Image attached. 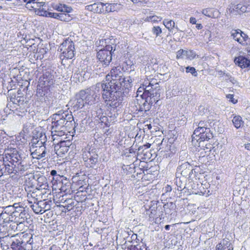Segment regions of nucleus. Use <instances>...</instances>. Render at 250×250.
I'll return each mask as SVG.
<instances>
[{"instance_id":"obj_1","label":"nucleus","mask_w":250,"mask_h":250,"mask_svg":"<svg viewBox=\"0 0 250 250\" xmlns=\"http://www.w3.org/2000/svg\"><path fill=\"white\" fill-rule=\"evenodd\" d=\"M106 81L102 84V97L107 105L115 108L123 101L124 95L128 93L132 87V79L130 76H125L123 68L117 66L113 68L106 76Z\"/></svg>"},{"instance_id":"obj_2","label":"nucleus","mask_w":250,"mask_h":250,"mask_svg":"<svg viewBox=\"0 0 250 250\" xmlns=\"http://www.w3.org/2000/svg\"><path fill=\"white\" fill-rule=\"evenodd\" d=\"M27 157L21 155L16 148L5 150L0 160V177L3 174L19 175L28 169L30 165Z\"/></svg>"},{"instance_id":"obj_3","label":"nucleus","mask_w":250,"mask_h":250,"mask_svg":"<svg viewBox=\"0 0 250 250\" xmlns=\"http://www.w3.org/2000/svg\"><path fill=\"white\" fill-rule=\"evenodd\" d=\"M52 118L51 132L53 136H62L65 134L67 128H70L75 122L71 113L59 111L54 114Z\"/></svg>"},{"instance_id":"obj_4","label":"nucleus","mask_w":250,"mask_h":250,"mask_svg":"<svg viewBox=\"0 0 250 250\" xmlns=\"http://www.w3.org/2000/svg\"><path fill=\"white\" fill-rule=\"evenodd\" d=\"M82 155L86 167L93 168L98 162L99 156L96 149L89 145L83 148Z\"/></svg>"},{"instance_id":"obj_5","label":"nucleus","mask_w":250,"mask_h":250,"mask_svg":"<svg viewBox=\"0 0 250 250\" xmlns=\"http://www.w3.org/2000/svg\"><path fill=\"white\" fill-rule=\"evenodd\" d=\"M2 209L0 214V225L4 227L10 222L14 221V216L17 213L14 212L15 208L11 206L3 207Z\"/></svg>"},{"instance_id":"obj_6","label":"nucleus","mask_w":250,"mask_h":250,"mask_svg":"<svg viewBox=\"0 0 250 250\" xmlns=\"http://www.w3.org/2000/svg\"><path fill=\"white\" fill-rule=\"evenodd\" d=\"M62 56L67 59H72L75 55V47L73 42L71 40H66L60 46Z\"/></svg>"},{"instance_id":"obj_7","label":"nucleus","mask_w":250,"mask_h":250,"mask_svg":"<svg viewBox=\"0 0 250 250\" xmlns=\"http://www.w3.org/2000/svg\"><path fill=\"white\" fill-rule=\"evenodd\" d=\"M115 51L110 45L105 46V48L100 50L97 53V59L105 65H108L112 60V53Z\"/></svg>"},{"instance_id":"obj_8","label":"nucleus","mask_w":250,"mask_h":250,"mask_svg":"<svg viewBox=\"0 0 250 250\" xmlns=\"http://www.w3.org/2000/svg\"><path fill=\"white\" fill-rule=\"evenodd\" d=\"M80 96L83 98L85 104L92 105L97 100V95L91 88H87L80 91Z\"/></svg>"},{"instance_id":"obj_9","label":"nucleus","mask_w":250,"mask_h":250,"mask_svg":"<svg viewBox=\"0 0 250 250\" xmlns=\"http://www.w3.org/2000/svg\"><path fill=\"white\" fill-rule=\"evenodd\" d=\"M32 243L33 240L31 237L26 242L23 241L21 238L16 239L13 241L11 248L13 250H31Z\"/></svg>"},{"instance_id":"obj_10","label":"nucleus","mask_w":250,"mask_h":250,"mask_svg":"<svg viewBox=\"0 0 250 250\" xmlns=\"http://www.w3.org/2000/svg\"><path fill=\"white\" fill-rule=\"evenodd\" d=\"M105 6L106 11H111L112 6L114 4L105 3L103 2L95 3L92 4L88 5L85 6V9L89 11L96 13H101L104 11V6Z\"/></svg>"},{"instance_id":"obj_11","label":"nucleus","mask_w":250,"mask_h":250,"mask_svg":"<svg viewBox=\"0 0 250 250\" xmlns=\"http://www.w3.org/2000/svg\"><path fill=\"white\" fill-rule=\"evenodd\" d=\"M51 201H38L31 206L34 212L36 214H42L50 208Z\"/></svg>"},{"instance_id":"obj_12","label":"nucleus","mask_w":250,"mask_h":250,"mask_svg":"<svg viewBox=\"0 0 250 250\" xmlns=\"http://www.w3.org/2000/svg\"><path fill=\"white\" fill-rule=\"evenodd\" d=\"M193 135L199 137L198 140L200 141L208 140L213 137L210 129L205 128H196L194 130Z\"/></svg>"},{"instance_id":"obj_13","label":"nucleus","mask_w":250,"mask_h":250,"mask_svg":"<svg viewBox=\"0 0 250 250\" xmlns=\"http://www.w3.org/2000/svg\"><path fill=\"white\" fill-rule=\"evenodd\" d=\"M230 35L236 41L242 45H245L247 43V40L248 39V36L241 30H232L230 32Z\"/></svg>"},{"instance_id":"obj_14","label":"nucleus","mask_w":250,"mask_h":250,"mask_svg":"<svg viewBox=\"0 0 250 250\" xmlns=\"http://www.w3.org/2000/svg\"><path fill=\"white\" fill-rule=\"evenodd\" d=\"M161 91L160 87L156 88H151L150 91L146 92L144 95L147 96V98H150L149 103L152 104L154 103H156L159 100L162 92Z\"/></svg>"},{"instance_id":"obj_15","label":"nucleus","mask_w":250,"mask_h":250,"mask_svg":"<svg viewBox=\"0 0 250 250\" xmlns=\"http://www.w3.org/2000/svg\"><path fill=\"white\" fill-rule=\"evenodd\" d=\"M178 172L185 177L189 178L192 173V167L187 162L182 164L177 168Z\"/></svg>"},{"instance_id":"obj_16","label":"nucleus","mask_w":250,"mask_h":250,"mask_svg":"<svg viewBox=\"0 0 250 250\" xmlns=\"http://www.w3.org/2000/svg\"><path fill=\"white\" fill-rule=\"evenodd\" d=\"M25 189L27 191V197L29 200V202L32 203L33 202L34 204L38 201L42 194L40 189L35 188L33 190H28L26 187H25Z\"/></svg>"},{"instance_id":"obj_17","label":"nucleus","mask_w":250,"mask_h":250,"mask_svg":"<svg viewBox=\"0 0 250 250\" xmlns=\"http://www.w3.org/2000/svg\"><path fill=\"white\" fill-rule=\"evenodd\" d=\"M41 83L42 82V84L44 87H49L54 83V76L50 72H45L42 77L41 78Z\"/></svg>"},{"instance_id":"obj_18","label":"nucleus","mask_w":250,"mask_h":250,"mask_svg":"<svg viewBox=\"0 0 250 250\" xmlns=\"http://www.w3.org/2000/svg\"><path fill=\"white\" fill-rule=\"evenodd\" d=\"M46 148L45 146L38 147L31 152L32 157L34 159H41L45 156Z\"/></svg>"},{"instance_id":"obj_19","label":"nucleus","mask_w":250,"mask_h":250,"mask_svg":"<svg viewBox=\"0 0 250 250\" xmlns=\"http://www.w3.org/2000/svg\"><path fill=\"white\" fill-rule=\"evenodd\" d=\"M71 104L75 110L82 108L83 106L86 105L83 98L80 96V92L76 95V99L72 102Z\"/></svg>"},{"instance_id":"obj_20","label":"nucleus","mask_w":250,"mask_h":250,"mask_svg":"<svg viewBox=\"0 0 250 250\" xmlns=\"http://www.w3.org/2000/svg\"><path fill=\"white\" fill-rule=\"evenodd\" d=\"M234 62L241 68H246L250 66V61L245 57L239 56L235 58Z\"/></svg>"},{"instance_id":"obj_21","label":"nucleus","mask_w":250,"mask_h":250,"mask_svg":"<svg viewBox=\"0 0 250 250\" xmlns=\"http://www.w3.org/2000/svg\"><path fill=\"white\" fill-rule=\"evenodd\" d=\"M87 77L85 71L79 70L73 74L72 78L75 83H81L85 80Z\"/></svg>"},{"instance_id":"obj_22","label":"nucleus","mask_w":250,"mask_h":250,"mask_svg":"<svg viewBox=\"0 0 250 250\" xmlns=\"http://www.w3.org/2000/svg\"><path fill=\"white\" fill-rule=\"evenodd\" d=\"M233 248L230 243L227 240H223L221 242L218 244L216 247V250H232Z\"/></svg>"},{"instance_id":"obj_23","label":"nucleus","mask_w":250,"mask_h":250,"mask_svg":"<svg viewBox=\"0 0 250 250\" xmlns=\"http://www.w3.org/2000/svg\"><path fill=\"white\" fill-rule=\"evenodd\" d=\"M27 219L26 213L25 212L24 209H23V211H20L19 213H18V214L14 216V221L17 223H24Z\"/></svg>"},{"instance_id":"obj_24","label":"nucleus","mask_w":250,"mask_h":250,"mask_svg":"<svg viewBox=\"0 0 250 250\" xmlns=\"http://www.w3.org/2000/svg\"><path fill=\"white\" fill-rule=\"evenodd\" d=\"M163 23L169 32L171 33L174 32V33H176L174 30L175 23L174 21L168 19H165L163 21Z\"/></svg>"},{"instance_id":"obj_25","label":"nucleus","mask_w":250,"mask_h":250,"mask_svg":"<svg viewBox=\"0 0 250 250\" xmlns=\"http://www.w3.org/2000/svg\"><path fill=\"white\" fill-rule=\"evenodd\" d=\"M53 8L58 11L66 12L67 13H70L72 10V9L70 7L67 6L65 4H55L53 6Z\"/></svg>"},{"instance_id":"obj_26","label":"nucleus","mask_w":250,"mask_h":250,"mask_svg":"<svg viewBox=\"0 0 250 250\" xmlns=\"http://www.w3.org/2000/svg\"><path fill=\"white\" fill-rule=\"evenodd\" d=\"M232 123L236 128H239L243 124V122L242 121L241 117L235 116L232 119Z\"/></svg>"},{"instance_id":"obj_27","label":"nucleus","mask_w":250,"mask_h":250,"mask_svg":"<svg viewBox=\"0 0 250 250\" xmlns=\"http://www.w3.org/2000/svg\"><path fill=\"white\" fill-rule=\"evenodd\" d=\"M38 182L39 184L40 183H41V184L39 185L40 188L42 189H46L48 188L47 180L44 176H41L38 178Z\"/></svg>"},{"instance_id":"obj_28","label":"nucleus","mask_w":250,"mask_h":250,"mask_svg":"<svg viewBox=\"0 0 250 250\" xmlns=\"http://www.w3.org/2000/svg\"><path fill=\"white\" fill-rule=\"evenodd\" d=\"M212 124L213 125L214 124L213 122H205V121H200L198 124V127L199 128H205L206 129L208 128L210 129V127H212Z\"/></svg>"},{"instance_id":"obj_29","label":"nucleus","mask_w":250,"mask_h":250,"mask_svg":"<svg viewBox=\"0 0 250 250\" xmlns=\"http://www.w3.org/2000/svg\"><path fill=\"white\" fill-rule=\"evenodd\" d=\"M162 19V18L160 17L157 16H150L147 17L145 19V21L155 22L158 21H160Z\"/></svg>"},{"instance_id":"obj_30","label":"nucleus","mask_w":250,"mask_h":250,"mask_svg":"<svg viewBox=\"0 0 250 250\" xmlns=\"http://www.w3.org/2000/svg\"><path fill=\"white\" fill-rule=\"evenodd\" d=\"M40 14H41V15H42L43 16L54 18H55L57 19H58L59 16V13H52V12H47L46 11H44L43 13H41Z\"/></svg>"},{"instance_id":"obj_31","label":"nucleus","mask_w":250,"mask_h":250,"mask_svg":"<svg viewBox=\"0 0 250 250\" xmlns=\"http://www.w3.org/2000/svg\"><path fill=\"white\" fill-rule=\"evenodd\" d=\"M150 107V103H148L147 99L146 100H145L143 104L140 106L139 110L142 111H146L149 110Z\"/></svg>"},{"instance_id":"obj_32","label":"nucleus","mask_w":250,"mask_h":250,"mask_svg":"<svg viewBox=\"0 0 250 250\" xmlns=\"http://www.w3.org/2000/svg\"><path fill=\"white\" fill-rule=\"evenodd\" d=\"M46 138V136H44L43 140H44V139ZM46 141H42V140L40 141L38 143V144H36L35 146H30V152L32 151L33 150H35L36 148H38V147H41L42 146H45V143Z\"/></svg>"},{"instance_id":"obj_33","label":"nucleus","mask_w":250,"mask_h":250,"mask_svg":"<svg viewBox=\"0 0 250 250\" xmlns=\"http://www.w3.org/2000/svg\"><path fill=\"white\" fill-rule=\"evenodd\" d=\"M196 56V54L193 50H186V58L189 60L193 59Z\"/></svg>"},{"instance_id":"obj_34","label":"nucleus","mask_w":250,"mask_h":250,"mask_svg":"<svg viewBox=\"0 0 250 250\" xmlns=\"http://www.w3.org/2000/svg\"><path fill=\"white\" fill-rule=\"evenodd\" d=\"M149 83H150V81L147 80L145 81L143 83V87H144L145 88V92H143V94H144L146 92L150 91L151 88H153V87H151V86L149 84Z\"/></svg>"},{"instance_id":"obj_35","label":"nucleus","mask_w":250,"mask_h":250,"mask_svg":"<svg viewBox=\"0 0 250 250\" xmlns=\"http://www.w3.org/2000/svg\"><path fill=\"white\" fill-rule=\"evenodd\" d=\"M186 72L187 73H191L193 76H197V72L194 67L188 66L186 68Z\"/></svg>"},{"instance_id":"obj_36","label":"nucleus","mask_w":250,"mask_h":250,"mask_svg":"<svg viewBox=\"0 0 250 250\" xmlns=\"http://www.w3.org/2000/svg\"><path fill=\"white\" fill-rule=\"evenodd\" d=\"M152 32L153 34L155 35L157 37L159 36L162 33L161 28L158 26H153L152 29Z\"/></svg>"},{"instance_id":"obj_37","label":"nucleus","mask_w":250,"mask_h":250,"mask_svg":"<svg viewBox=\"0 0 250 250\" xmlns=\"http://www.w3.org/2000/svg\"><path fill=\"white\" fill-rule=\"evenodd\" d=\"M176 58L177 59L186 58V50L180 49L176 53Z\"/></svg>"},{"instance_id":"obj_38","label":"nucleus","mask_w":250,"mask_h":250,"mask_svg":"<svg viewBox=\"0 0 250 250\" xmlns=\"http://www.w3.org/2000/svg\"><path fill=\"white\" fill-rule=\"evenodd\" d=\"M64 13H59L58 19L62 21H67L68 20L69 16L68 14Z\"/></svg>"},{"instance_id":"obj_39","label":"nucleus","mask_w":250,"mask_h":250,"mask_svg":"<svg viewBox=\"0 0 250 250\" xmlns=\"http://www.w3.org/2000/svg\"><path fill=\"white\" fill-rule=\"evenodd\" d=\"M10 206L15 208V210L14 212H16L17 214H18V213H19L20 211H23L24 208L19 206V203H15L13 206ZM15 215H16V214Z\"/></svg>"},{"instance_id":"obj_40","label":"nucleus","mask_w":250,"mask_h":250,"mask_svg":"<svg viewBox=\"0 0 250 250\" xmlns=\"http://www.w3.org/2000/svg\"><path fill=\"white\" fill-rule=\"evenodd\" d=\"M43 136L41 135L40 137V138H33L31 143L29 144L30 146H35L37 144H38V142H39L40 141L42 140V139H41Z\"/></svg>"},{"instance_id":"obj_41","label":"nucleus","mask_w":250,"mask_h":250,"mask_svg":"<svg viewBox=\"0 0 250 250\" xmlns=\"http://www.w3.org/2000/svg\"><path fill=\"white\" fill-rule=\"evenodd\" d=\"M13 223L9 226L8 230H13L14 231H17V222L13 221Z\"/></svg>"},{"instance_id":"obj_42","label":"nucleus","mask_w":250,"mask_h":250,"mask_svg":"<svg viewBox=\"0 0 250 250\" xmlns=\"http://www.w3.org/2000/svg\"><path fill=\"white\" fill-rule=\"evenodd\" d=\"M149 84L153 87V88H156L159 87V83L156 82V80L152 79L150 81V83H149Z\"/></svg>"},{"instance_id":"obj_43","label":"nucleus","mask_w":250,"mask_h":250,"mask_svg":"<svg viewBox=\"0 0 250 250\" xmlns=\"http://www.w3.org/2000/svg\"><path fill=\"white\" fill-rule=\"evenodd\" d=\"M25 225L22 223H17V231L25 230Z\"/></svg>"},{"instance_id":"obj_44","label":"nucleus","mask_w":250,"mask_h":250,"mask_svg":"<svg viewBox=\"0 0 250 250\" xmlns=\"http://www.w3.org/2000/svg\"><path fill=\"white\" fill-rule=\"evenodd\" d=\"M233 95L232 94H228L226 95V98L229 100V101L232 102L233 104H235L237 102L236 100H235L233 98Z\"/></svg>"},{"instance_id":"obj_45","label":"nucleus","mask_w":250,"mask_h":250,"mask_svg":"<svg viewBox=\"0 0 250 250\" xmlns=\"http://www.w3.org/2000/svg\"><path fill=\"white\" fill-rule=\"evenodd\" d=\"M176 184L178 187L177 190L181 191L183 188L180 179H179V182L178 181V179H176Z\"/></svg>"},{"instance_id":"obj_46","label":"nucleus","mask_w":250,"mask_h":250,"mask_svg":"<svg viewBox=\"0 0 250 250\" xmlns=\"http://www.w3.org/2000/svg\"><path fill=\"white\" fill-rule=\"evenodd\" d=\"M236 8L237 9H239L243 12H247V7H246L244 6H242L241 5V4H238L237 5Z\"/></svg>"},{"instance_id":"obj_47","label":"nucleus","mask_w":250,"mask_h":250,"mask_svg":"<svg viewBox=\"0 0 250 250\" xmlns=\"http://www.w3.org/2000/svg\"><path fill=\"white\" fill-rule=\"evenodd\" d=\"M127 250H142L141 247L140 246H131L129 248L127 249Z\"/></svg>"},{"instance_id":"obj_48","label":"nucleus","mask_w":250,"mask_h":250,"mask_svg":"<svg viewBox=\"0 0 250 250\" xmlns=\"http://www.w3.org/2000/svg\"><path fill=\"white\" fill-rule=\"evenodd\" d=\"M225 79L226 80H229L230 82L233 83V81H234V79L233 78L231 77L230 76H229L228 74H226L225 75Z\"/></svg>"},{"instance_id":"obj_49","label":"nucleus","mask_w":250,"mask_h":250,"mask_svg":"<svg viewBox=\"0 0 250 250\" xmlns=\"http://www.w3.org/2000/svg\"><path fill=\"white\" fill-rule=\"evenodd\" d=\"M133 3H137L138 2L146 3L148 0H131Z\"/></svg>"},{"instance_id":"obj_50","label":"nucleus","mask_w":250,"mask_h":250,"mask_svg":"<svg viewBox=\"0 0 250 250\" xmlns=\"http://www.w3.org/2000/svg\"><path fill=\"white\" fill-rule=\"evenodd\" d=\"M150 144L149 143H147L146 145H144L143 146H140L138 148V150L140 151L144 147H145V148H148L150 147Z\"/></svg>"},{"instance_id":"obj_51","label":"nucleus","mask_w":250,"mask_h":250,"mask_svg":"<svg viewBox=\"0 0 250 250\" xmlns=\"http://www.w3.org/2000/svg\"><path fill=\"white\" fill-rule=\"evenodd\" d=\"M190 22L192 24H196V20L194 17H191L190 18Z\"/></svg>"},{"instance_id":"obj_52","label":"nucleus","mask_w":250,"mask_h":250,"mask_svg":"<svg viewBox=\"0 0 250 250\" xmlns=\"http://www.w3.org/2000/svg\"><path fill=\"white\" fill-rule=\"evenodd\" d=\"M24 2H26L27 4L30 3H34L36 0H22Z\"/></svg>"},{"instance_id":"obj_53","label":"nucleus","mask_w":250,"mask_h":250,"mask_svg":"<svg viewBox=\"0 0 250 250\" xmlns=\"http://www.w3.org/2000/svg\"><path fill=\"white\" fill-rule=\"evenodd\" d=\"M171 190H172L171 187L169 185H167V186L166 187V192H170L171 191Z\"/></svg>"},{"instance_id":"obj_54","label":"nucleus","mask_w":250,"mask_h":250,"mask_svg":"<svg viewBox=\"0 0 250 250\" xmlns=\"http://www.w3.org/2000/svg\"><path fill=\"white\" fill-rule=\"evenodd\" d=\"M144 91L145 92V88H144V87H142V86H140L138 89V90H137V93H140V92H142V91Z\"/></svg>"},{"instance_id":"obj_55","label":"nucleus","mask_w":250,"mask_h":250,"mask_svg":"<svg viewBox=\"0 0 250 250\" xmlns=\"http://www.w3.org/2000/svg\"><path fill=\"white\" fill-rule=\"evenodd\" d=\"M50 174L53 176H56L57 175V171L55 170H52L50 172Z\"/></svg>"},{"instance_id":"obj_56","label":"nucleus","mask_w":250,"mask_h":250,"mask_svg":"<svg viewBox=\"0 0 250 250\" xmlns=\"http://www.w3.org/2000/svg\"><path fill=\"white\" fill-rule=\"evenodd\" d=\"M196 27L198 29H201L203 28V25L200 23H198L196 25Z\"/></svg>"},{"instance_id":"obj_57","label":"nucleus","mask_w":250,"mask_h":250,"mask_svg":"<svg viewBox=\"0 0 250 250\" xmlns=\"http://www.w3.org/2000/svg\"><path fill=\"white\" fill-rule=\"evenodd\" d=\"M245 147L246 149L250 150V143L245 144Z\"/></svg>"},{"instance_id":"obj_58","label":"nucleus","mask_w":250,"mask_h":250,"mask_svg":"<svg viewBox=\"0 0 250 250\" xmlns=\"http://www.w3.org/2000/svg\"><path fill=\"white\" fill-rule=\"evenodd\" d=\"M50 249V250H57L58 249V248L56 246L53 245L52 247H51Z\"/></svg>"},{"instance_id":"obj_59","label":"nucleus","mask_w":250,"mask_h":250,"mask_svg":"<svg viewBox=\"0 0 250 250\" xmlns=\"http://www.w3.org/2000/svg\"><path fill=\"white\" fill-rule=\"evenodd\" d=\"M63 207L66 208L67 210H70L71 209L69 208H70V206L69 205H65L64 206H63Z\"/></svg>"},{"instance_id":"obj_60","label":"nucleus","mask_w":250,"mask_h":250,"mask_svg":"<svg viewBox=\"0 0 250 250\" xmlns=\"http://www.w3.org/2000/svg\"><path fill=\"white\" fill-rule=\"evenodd\" d=\"M165 229L167 230H169L170 229V225H166L165 227Z\"/></svg>"},{"instance_id":"obj_61","label":"nucleus","mask_w":250,"mask_h":250,"mask_svg":"<svg viewBox=\"0 0 250 250\" xmlns=\"http://www.w3.org/2000/svg\"><path fill=\"white\" fill-rule=\"evenodd\" d=\"M207 10H206V9H204L203 10V14L205 15H207Z\"/></svg>"},{"instance_id":"obj_62","label":"nucleus","mask_w":250,"mask_h":250,"mask_svg":"<svg viewBox=\"0 0 250 250\" xmlns=\"http://www.w3.org/2000/svg\"><path fill=\"white\" fill-rule=\"evenodd\" d=\"M174 29H175L177 31H182L181 30H180L179 28L176 26H175V27H174Z\"/></svg>"},{"instance_id":"obj_63","label":"nucleus","mask_w":250,"mask_h":250,"mask_svg":"<svg viewBox=\"0 0 250 250\" xmlns=\"http://www.w3.org/2000/svg\"><path fill=\"white\" fill-rule=\"evenodd\" d=\"M104 118H106V117H102V118L101 119L102 122H103L104 121Z\"/></svg>"},{"instance_id":"obj_64","label":"nucleus","mask_w":250,"mask_h":250,"mask_svg":"<svg viewBox=\"0 0 250 250\" xmlns=\"http://www.w3.org/2000/svg\"><path fill=\"white\" fill-rule=\"evenodd\" d=\"M202 109L203 110L205 109V108H204L203 106H200V107H199V109L200 110H201V109Z\"/></svg>"}]
</instances>
